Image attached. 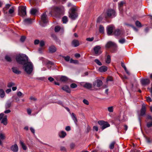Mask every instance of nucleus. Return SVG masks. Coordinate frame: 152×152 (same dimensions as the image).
Segmentation results:
<instances>
[{
	"mask_svg": "<svg viewBox=\"0 0 152 152\" xmlns=\"http://www.w3.org/2000/svg\"><path fill=\"white\" fill-rule=\"evenodd\" d=\"M16 59L19 64L23 65V69L27 74H31L33 70V65L28 60V58L26 55L23 54L17 55Z\"/></svg>",
	"mask_w": 152,
	"mask_h": 152,
	"instance_id": "nucleus-1",
	"label": "nucleus"
},
{
	"mask_svg": "<svg viewBox=\"0 0 152 152\" xmlns=\"http://www.w3.org/2000/svg\"><path fill=\"white\" fill-rule=\"evenodd\" d=\"M77 7L75 8H71L69 9V17L72 20H75L76 18L78 15L76 12Z\"/></svg>",
	"mask_w": 152,
	"mask_h": 152,
	"instance_id": "nucleus-2",
	"label": "nucleus"
},
{
	"mask_svg": "<svg viewBox=\"0 0 152 152\" xmlns=\"http://www.w3.org/2000/svg\"><path fill=\"white\" fill-rule=\"evenodd\" d=\"M19 15L23 17L26 14V6H21L18 7V10Z\"/></svg>",
	"mask_w": 152,
	"mask_h": 152,
	"instance_id": "nucleus-3",
	"label": "nucleus"
},
{
	"mask_svg": "<svg viewBox=\"0 0 152 152\" xmlns=\"http://www.w3.org/2000/svg\"><path fill=\"white\" fill-rule=\"evenodd\" d=\"M98 123L99 124L102 126V130H104L106 128L110 126V124L107 122L102 121H98Z\"/></svg>",
	"mask_w": 152,
	"mask_h": 152,
	"instance_id": "nucleus-4",
	"label": "nucleus"
},
{
	"mask_svg": "<svg viewBox=\"0 0 152 152\" xmlns=\"http://www.w3.org/2000/svg\"><path fill=\"white\" fill-rule=\"evenodd\" d=\"M101 49V47L99 45H96L94 47V50L96 55H99L102 53Z\"/></svg>",
	"mask_w": 152,
	"mask_h": 152,
	"instance_id": "nucleus-5",
	"label": "nucleus"
},
{
	"mask_svg": "<svg viewBox=\"0 0 152 152\" xmlns=\"http://www.w3.org/2000/svg\"><path fill=\"white\" fill-rule=\"evenodd\" d=\"M107 15L109 17H114L116 16L115 11L112 9L108 10L107 12Z\"/></svg>",
	"mask_w": 152,
	"mask_h": 152,
	"instance_id": "nucleus-6",
	"label": "nucleus"
},
{
	"mask_svg": "<svg viewBox=\"0 0 152 152\" xmlns=\"http://www.w3.org/2000/svg\"><path fill=\"white\" fill-rule=\"evenodd\" d=\"M114 27L112 25H110L107 26V33L108 35H110L113 33V30Z\"/></svg>",
	"mask_w": 152,
	"mask_h": 152,
	"instance_id": "nucleus-7",
	"label": "nucleus"
},
{
	"mask_svg": "<svg viewBox=\"0 0 152 152\" xmlns=\"http://www.w3.org/2000/svg\"><path fill=\"white\" fill-rule=\"evenodd\" d=\"M114 34L116 37H121L123 34V33L120 30L117 29L114 31Z\"/></svg>",
	"mask_w": 152,
	"mask_h": 152,
	"instance_id": "nucleus-8",
	"label": "nucleus"
},
{
	"mask_svg": "<svg viewBox=\"0 0 152 152\" xmlns=\"http://www.w3.org/2000/svg\"><path fill=\"white\" fill-rule=\"evenodd\" d=\"M45 12L44 13L41 15V19L44 23H46L48 22V19Z\"/></svg>",
	"mask_w": 152,
	"mask_h": 152,
	"instance_id": "nucleus-9",
	"label": "nucleus"
},
{
	"mask_svg": "<svg viewBox=\"0 0 152 152\" xmlns=\"http://www.w3.org/2000/svg\"><path fill=\"white\" fill-rule=\"evenodd\" d=\"M141 83L142 85L145 86L149 84L150 81L148 79H142L140 80Z\"/></svg>",
	"mask_w": 152,
	"mask_h": 152,
	"instance_id": "nucleus-10",
	"label": "nucleus"
},
{
	"mask_svg": "<svg viewBox=\"0 0 152 152\" xmlns=\"http://www.w3.org/2000/svg\"><path fill=\"white\" fill-rule=\"evenodd\" d=\"M116 46L117 45L115 44L111 41H109L107 42L105 45V47L107 48H109L112 47H116Z\"/></svg>",
	"mask_w": 152,
	"mask_h": 152,
	"instance_id": "nucleus-11",
	"label": "nucleus"
},
{
	"mask_svg": "<svg viewBox=\"0 0 152 152\" xmlns=\"http://www.w3.org/2000/svg\"><path fill=\"white\" fill-rule=\"evenodd\" d=\"M145 105L144 104H142V108L141 110L140 115L143 116L145 115L146 111Z\"/></svg>",
	"mask_w": 152,
	"mask_h": 152,
	"instance_id": "nucleus-12",
	"label": "nucleus"
},
{
	"mask_svg": "<svg viewBox=\"0 0 152 152\" xmlns=\"http://www.w3.org/2000/svg\"><path fill=\"white\" fill-rule=\"evenodd\" d=\"M102 84V81L99 80H97L94 83V87H99Z\"/></svg>",
	"mask_w": 152,
	"mask_h": 152,
	"instance_id": "nucleus-13",
	"label": "nucleus"
},
{
	"mask_svg": "<svg viewBox=\"0 0 152 152\" xmlns=\"http://www.w3.org/2000/svg\"><path fill=\"white\" fill-rule=\"evenodd\" d=\"M72 45L74 47H77L80 45L79 41L77 40H73L72 42Z\"/></svg>",
	"mask_w": 152,
	"mask_h": 152,
	"instance_id": "nucleus-14",
	"label": "nucleus"
},
{
	"mask_svg": "<svg viewBox=\"0 0 152 152\" xmlns=\"http://www.w3.org/2000/svg\"><path fill=\"white\" fill-rule=\"evenodd\" d=\"M49 50L50 53H53L56 50V47L54 45H52L49 48Z\"/></svg>",
	"mask_w": 152,
	"mask_h": 152,
	"instance_id": "nucleus-15",
	"label": "nucleus"
},
{
	"mask_svg": "<svg viewBox=\"0 0 152 152\" xmlns=\"http://www.w3.org/2000/svg\"><path fill=\"white\" fill-rule=\"evenodd\" d=\"M11 150L13 152H16L18 151V147L16 144L12 145L11 147Z\"/></svg>",
	"mask_w": 152,
	"mask_h": 152,
	"instance_id": "nucleus-16",
	"label": "nucleus"
},
{
	"mask_svg": "<svg viewBox=\"0 0 152 152\" xmlns=\"http://www.w3.org/2000/svg\"><path fill=\"white\" fill-rule=\"evenodd\" d=\"M12 69V72L15 74H19L21 73V71L19 70L16 67H13Z\"/></svg>",
	"mask_w": 152,
	"mask_h": 152,
	"instance_id": "nucleus-17",
	"label": "nucleus"
},
{
	"mask_svg": "<svg viewBox=\"0 0 152 152\" xmlns=\"http://www.w3.org/2000/svg\"><path fill=\"white\" fill-rule=\"evenodd\" d=\"M58 135L60 137L64 138L66 135V134L65 132L62 131L59 132Z\"/></svg>",
	"mask_w": 152,
	"mask_h": 152,
	"instance_id": "nucleus-18",
	"label": "nucleus"
},
{
	"mask_svg": "<svg viewBox=\"0 0 152 152\" xmlns=\"http://www.w3.org/2000/svg\"><path fill=\"white\" fill-rule=\"evenodd\" d=\"M5 138V134L2 133H0V145H2V142L1 141L3 140Z\"/></svg>",
	"mask_w": 152,
	"mask_h": 152,
	"instance_id": "nucleus-19",
	"label": "nucleus"
},
{
	"mask_svg": "<svg viewBox=\"0 0 152 152\" xmlns=\"http://www.w3.org/2000/svg\"><path fill=\"white\" fill-rule=\"evenodd\" d=\"M31 20L29 18L25 19L23 20V23L25 25L31 24Z\"/></svg>",
	"mask_w": 152,
	"mask_h": 152,
	"instance_id": "nucleus-20",
	"label": "nucleus"
},
{
	"mask_svg": "<svg viewBox=\"0 0 152 152\" xmlns=\"http://www.w3.org/2000/svg\"><path fill=\"white\" fill-rule=\"evenodd\" d=\"M1 123L5 125H6L7 124V115H5L2 119L1 121Z\"/></svg>",
	"mask_w": 152,
	"mask_h": 152,
	"instance_id": "nucleus-21",
	"label": "nucleus"
},
{
	"mask_svg": "<svg viewBox=\"0 0 152 152\" xmlns=\"http://www.w3.org/2000/svg\"><path fill=\"white\" fill-rule=\"evenodd\" d=\"M55 31L56 32H58L59 31H61L62 33L64 31V29L63 28H61L59 26H56L55 28Z\"/></svg>",
	"mask_w": 152,
	"mask_h": 152,
	"instance_id": "nucleus-22",
	"label": "nucleus"
},
{
	"mask_svg": "<svg viewBox=\"0 0 152 152\" xmlns=\"http://www.w3.org/2000/svg\"><path fill=\"white\" fill-rule=\"evenodd\" d=\"M99 71L101 72H104L106 71L107 70V67L105 66H102L100 67L99 68Z\"/></svg>",
	"mask_w": 152,
	"mask_h": 152,
	"instance_id": "nucleus-23",
	"label": "nucleus"
},
{
	"mask_svg": "<svg viewBox=\"0 0 152 152\" xmlns=\"http://www.w3.org/2000/svg\"><path fill=\"white\" fill-rule=\"evenodd\" d=\"M62 89L67 93H69L70 92L71 90L69 87L67 86H64L62 87Z\"/></svg>",
	"mask_w": 152,
	"mask_h": 152,
	"instance_id": "nucleus-24",
	"label": "nucleus"
},
{
	"mask_svg": "<svg viewBox=\"0 0 152 152\" xmlns=\"http://www.w3.org/2000/svg\"><path fill=\"white\" fill-rule=\"evenodd\" d=\"M71 116L75 123L76 124L77 122V120L75 114L73 113H72L71 114Z\"/></svg>",
	"mask_w": 152,
	"mask_h": 152,
	"instance_id": "nucleus-25",
	"label": "nucleus"
},
{
	"mask_svg": "<svg viewBox=\"0 0 152 152\" xmlns=\"http://www.w3.org/2000/svg\"><path fill=\"white\" fill-rule=\"evenodd\" d=\"M124 4V2L123 1H121L118 3V8L120 12L122 10V7Z\"/></svg>",
	"mask_w": 152,
	"mask_h": 152,
	"instance_id": "nucleus-26",
	"label": "nucleus"
},
{
	"mask_svg": "<svg viewBox=\"0 0 152 152\" xmlns=\"http://www.w3.org/2000/svg\"><path fill=\"white\" fill-rule=\"evenodd\" d=\"M12 102V101H8L5 104V108L6 109L8 108L11 107Z\"/></svg>",
	"mask_w": 152,
	"mask_h": 152,
	"instance_id": "nucleus-27",
	"label": "nucleus"
},
{
	"mask_svg": "<svg viewBox=\"0 0 152 152\" xmlns=\"http://www.w3.org/2000/svg\"><path fill=\"white\" fill-rule=\"evenodd\" d=\"M83 86L87 89H90L92 87V85L91 83H86L83 85Z\"/></svg>",
	"mask_w": 152,
	"mask_h": 152,
	"instance_id": "nucleus-28",
	"label": "nucleus"
},
{
	"mask_svg": "<svg viewBox=\"0 0 152 152\" xmlns=\"http://www.w3.org/2000/svg\"><path fill=\"white\" fill-rule=\"evenodd\" d=\"M126 117L124 115H123L122 116H121L119 118V120L122 122H124L126 120Z\"/></svg>",
	"mask_w": 152,
	"mask_h": 152,
	"instance_id": "nucleus-29",
	"label": "nucleus"
},
{
	"mask_svg": "<svg viewBox=\"0 0 152 152\" xmlns=\"http://www.w3.org/2000/svg\"><path fill=\"white\" fill-rule=\"evenodd\" d=\"M38 10L35 9H32L30 10V13L31 15H34L37 12Z\"/></svg>",
	"mask_w": 152,
	"mask_h": 152,
	"instance_id": "nucleus-30",
	"label": "nucleus"
},
{
	"mask_svg": "<svg viewBox=\"0 0 152 152\" xmlns=\"http://www.w3.org/2000/svg\"><path fill=\"white\" fill-rule=\"evenodd\" d=\"M5 96V92L2 89H0V97L3 98Z\"/></svg>",
	"mask_w": 152,
	"mask_h": 152,
	"instance_id": "nucleus-31",
	"label": "nucleus"
},
{
	"mask_svg": "<svg viewBox=\"0 0 152 152\" xmlns=\"http://www.w3.org/2000/svg\"><path fill=\"white\" fill-rule=\"evenodd\" d=\"M99 31L100 33H104V27L101 25H100L99 26Z\"/></svg>",
	"mask_w": 152,
	"mask_h": 152,
	"instance_id": "nucleus-32",
	"label": "nucleus"
},
{
	"mask_svg": "<svg viewBox=\"0 0 152 152\" xmlns=\"http://www.w3.org/2000/svg\"><path fill=\"white\" fill-rule=\"evenodd\" d=\"M20 143L23 149L24 150H26L27 149V147L23 142L21 141H20Z\"/></svg>",
	"mask_w": 152,
	"mask_h": 152,
	"instance_id": "nucleus-33",
	"label": "nucleus"
},
{
	"mask_svg": "<svg viewBox=\"0 0 152 152\" xmlns=\"http://www.w3.org/2000/svg\"><path fill=\"white\" fill-rule=\"evenodd\" d=\"M111 61L110 56L109 55H108L107 56V58L105 60L106 63L107 64H109Z\"/></svg>",
	"mask_w": 152,
	"mask_h": 152,
	"instance_id": "nucleus-34",
	"label": "nucleus"
},
{
	"mask_svg": "<svg viewBox=\"0 0 152 152\" xmlns=\"http://www.w3.org/2000/svg\"><path fill=\"white\" fill-rule=\"evenodd\" d=\"M67 80V78L64 76H61L60 77V80L62 82H65Z\"/></svg>",
	"mask_w": 152,
	"mask_h": 152,
	"instance_id": "nucleus-35",
	"label": "nucleus"
},
{
	"mask_svg": "<svg viewBox=\"0 0 152 152\" xmlns=\"http://www.w3.org/2000/svg\"><path fill=\"white\" fill-rule=\"evenodd\" d=\"M62 20L64 23H66L68 21L67 18L66 16H64L62 19Z\"/></svg>",
	"mask_w": 152,
	"mask_h": 152,
	"instance_id": "nucleus-36",
	"label": "nucleus"
},
{
	"mask_svg": "<svg viewBox=\"0 0 152 152\" xmlns=\"http://www.w3.org/2000/svg\"><path fill=\"white\" fill-rule=\"evenodd\" d=\"M94 62L98 65L101 66L102 65V63L98 59H96L94 60Z\"/></svg>",
	"mask_w": 152,
	"mask_h": 152,
	"instance_id": "nucleus-37",
	"label": "nucleus"
},
{
	"mask_svg": "<svg viewBox=\"0 0 152 152\" xmlns=\"http://www.w3.org/2000/svg\"><path fill=\"white\" fill-rule=\"evenodd\" d=\"M115 144V142H113L111 143L109 146L110 148V149H112L114 148Z\"/></svg>",
	"mask_w": 152,
	"mask_h": 152,
	"instance_id": "nucleus-38",
	"label": "nucleus"
},
{
	"mask_svg": "<svg viewBox=\"0 0 152 152\" xmlns=\"http://www.w3.org/2000/svg\"><path fill=\"white\" fill-rule=\"evenodd\" d=\"M5 59L8 61H11V59L10 57L8 55H6L5 57Z\"/></svg>",
	"mask_w": 152,
	"mask_h": 152,
	"instance_id": "nucleus-39",
	"label": "nucleus"
},
{
	"mask_svg": "<svg viewBox=\"0 0 152 152\" xmlns=\"http://www.w3.org/2000/svg\"><path fill=\"white\" fill-rule=\"evenodd\" d=\"M125 39L124 38H122L119 40V42L121 44H123L125 42Z\"/></svg>",
	"mask_w": 152,
	"mask_h": 152,
	"instance_id": "nucleus-40",
	"label": "nucleus"
},
{
	"mask_svg": "<svg viewBox=\"0 0 152 152\" xmlns=\"http://www.w3.org/2000/svg\"><path fill=\"white\" fill-rule=\"evenodd\" d=\"M108 110L110 112H113V106L108 107Z\"/></svg>",
	"mask_w": 152,
	"mask_h": 152,
	"instance_id": "nucleus-41",
	"label": "nucleus"
},
{
	"mask_svg": "<svg viewBox=\"0 0 152 152\" xmlns=\"http://www.w3.org/2000/svg\"><path fill=\"white\" fill-rule=\"evenodd\" d=\"M15 83L12 82H10L8 83L7 86L9 88H11L12 86L15 85Z\"/></svg>",
	"mask_w": 152,
	"mask_h": 152,
	"instance_id": "nucleus-42",
	"label": "nucleus"
},
{
	"mask_svg": "<svg viewBox=\"0 0 152 152\" xmlns=\"http://www.w3.org/2000/svg\"><path fill=\"white\" fill-rule=\"evenodd\" d=\"M135 24L137 26L139 27H142L140 23L138 21H137L135 22Z\"/></svg>",
	"mask_w": 152,
	"mask_h": 152,
	"instance_id": "nucleus-43",
	"label": "nucleus"
},
{
	"mask_svg": "<svg viewBox=\"0 0 152 152\" xmlns=\"http://www.w3.org/2000/svg\"><path fill=\"white\" fill-rule=\"evenodd\" d=\"M70 62L71 63H73L75 64H77L78 63V61L77 60H73L72 59H71L70 60Z\"/></svg>",
	"mask_w": 152,
	"mask_h": 152,
	"instance_id": "nucleus-44",
	"label": "nucleus"
},
{
	"mask_svg": "<svg viewBox=\"0 0 152 152\" xmlns=\"http://www.w3.org/2000/svg\"><path fill=\"white\" fill-rule=\"evenodd\" d=\"M67 6L68 7H71V8H75V7H76L75 6L73 5L70 2H69L68 3Z\"/></svg>",
	"mask_w": 152,
	"mask_h": 152,
	"instance_id": "nucleus-45",
	"label": "nucleus"
},
{
	"mask_svg": "<svg viewBox=\"0 0 152 152\" xmlns=\"http://www.w3.org/2000/svg\"><path fill=\"white\" fill-rule=\"evenodd\" d=\"M77 86V84L75 83H72L70 85V87L72 88H75Z\"/></svg>",
	"mask_w": 152,
	"mask_h": 152,
	"instance_id": "nucleus-46",
	"label": "nucleus"
},
{
	"mask_svg": "<svg viewBox=\"0 0 152 152\" xmlns=\"http://www.w3.org/2000/svg\"><path fill=\"white\" fill-rule=\"evenodd\" d=\"M63 57L64 58L65 60L67 61H68L70 60V57L69 56H63Z\"/></svg>",
	"mask_w": 152,
	"mask_h": 152,
	"instance_id": "nucleus-47",
	"label": "nucleus"
},
{
	"mask_svg": "<svg viewBox=\"0 0 152 152\" xmlns=\"http://www.w3.org/2000/svg\"><path fill=\"white\" fill-rule=\"evenodd\" d=\"M55 11L58 13L60 14V13L61 9L57 7L55 8Z\"/></svg>",
	"mask_w": 152,
	"mask_h": 152,
	"instance_id": "nucleus-48",
	"label": "nucleus"
},
{
	"mask_svg": "<svg viewBox=\"0 0 152 152\" xmlns=\"http://www.w3.org/2000/svg\"><path fill=\"white\" fill-rule=\"evenodd\" d=\"M147 126L148 128L151 127L152 126V121L151 122H148L147 124Z\"/></svg>",
	"mask_w": 152,
	"mask_h": 152,
	"instance_id": "nucleus-49",
	"label": "nucleus"
},
{
	"mask_svg": "<svg viewBox=\"0 0 152 152\" xmlns=\"http://www.w3.org/2000/svg\"><path fill=\"white\" fill-rule=\"evenodd\" d=\"M14 12V9L13 7H12L10 9L9 11V12L10 14H12Z\"/></svg>",
	"mask_w": 152,
	"mask_h": 152,
	"instance_id": "nucleus-50",
	"label": "nucleus"
},
{
	"mask_svg": "<svg viewBox=\"0 0 152 152\" xmlns=\"http://www.w3.org/2000/svg\"><path fill=\"white\" fill-rule=\"evenodd\" d=\"M83 103L86 105H88L89 104V102L86 99H84L83 100Z\"/></svg>",
	"mask_w": 152,
	"mask_h": 152,
	"instance_id": "nucleus-51",
	"label": "nucleus"
},
{
	"mask_svg": "<svg viewBox=\"0 0 152 152\" xmlns=\"http://www.w3.org/2000/svg\"><path fill=\"white\" fill-rule=\"evenodd\" d=\"M94 39V37H92L91 38H88L86 39V40L89 42L92 41Z\"/></svg>",
	"mask_w": 152,
	"mask_h": 152,
	"instance_id": "nucleus-52",
	"label": "nucleus"
},
{
	"mask_svg": "<svg viewBox=\"0 0 152 152\" xmlns=\"http://www.w3.org/2000/svg\"><path fill=\"white\" fill-rule=\"evenodd\" d=\"M26 37L24 36H22L21 37L20 39V40L22 42H24L25 41V40L26 39Z\"/></svg>",
	"mask_w": 152,
	"mask_h": 152,
	"instance_id": "nucleus-53",
	"label": "nucleus"
},
{
	"mask_svg": "<svg viewBox=\"0 0 152 152\" xmlns=\"http://www.w3.org/2000/svg\"><path fill=\"white\" fill-rule=\"evenodd\" d=\"M40 44V46L41 47H42L43 46L45 45V42L44 41L42 40L40 41L39 43Z\"/></svg>",
	"mask_w": 152,
	"mask_h": 152,
	"instance_id": "nucleus-54",
	"label": "nucleus"
},
{
	"mask_svg": "<svg viewBox=\"0 0 152 152\" xmlns=\"http://www.w3.org/2000/svg\"><path fill=\"white\" fill-rule=\"evenodd\" d=\"M75 146V144L73 143H71L70 145V147L71 149L74 148Z\"/></svg>",
	"mask_w": 152,
	"mask_h": 152,
	"instance_id": "nucleus-55",
	"label": "nucleus"
},
{
	"mask_svg": "<svg viewBox=\"0 0 152 152\" xmlns=\"http://www.w3.org/2000/svg\"><path fill=\"white\" fill-rule=\"evenodd\" d=\"M146 100L147 102H151L152 101V99L150 96H148L147 97Z\"/></svg>",
	"mask_w": 152,
	"mask_h": 152,
	"instance_id": "nucleus-56",
	"label": "nucleus"
},
{
	"mask_svg": "<svg viewBox=\"0 0 152 152\" xmlns=\"http://www.w3.org/2000/svg\"><path fill=\"white\" fill-rule=\"evenodd\" d=\"M65 130L67 131H69L71 130V128L70 126H66L65 128Z\"/></svg>",
	"mask_w": 152,
	"mask_h": 152,
	"instance_id": "nucleus-57",
	"label": "nucleus"
},
{
	"mask_svg": "<svg viewBox=\"0 0 152 152\" xmlns=\"http://www.w3.org/2000/svg\"><path fill=\"white\" fill-rule=\"evenodd\" d=\"M124 24L125 25L127 26L128 27H132L133 26L132 25L130 24H129L127 23H125Z\"/></svg>",
	"mask_w": 152,
	"mask_h": 152,
	"instance_id": "nucleus-58",
	"label": "nucleus"
},
{
	"mask_svg": "<svg viewBox=\"0 0 152 152\" xmlns=\"http://www.w3.org/2000/svg\"><path fill=\"white\" fill-rule=\"evenodd\" d=\"M39 42V41L38 39H36L34 41V43L35 45L38 44Z\"/></svg>",
	"mask_w": 152,
	"mask_h": 152,
	"instance_id": "nucleus-59",
	"label": "nucleus"
},
{
	"mask_svg": "<svg viewBox=\"0 0 152 152\" xmlns=\"http://www.w3.org/2000/svg\"><path fill=\"white\" fill-rule=\"evenodd\" d=\"M98 127H97V126H94L93 127V129L94 130H95L96 131H98Z\"/></svg>",
	"mask_w": 152,
	"mask_h": 152,
	"instance_id": "nucleus-60",
	"label": "nucleus"
},
{
	"mask_svg": "<svg viewBox=\"0 0 152 152\" xmlns=\"http://www.w3.org/2000/svg\"><path fill=\"white\" fill-rule=\"evenodd\" d=\"M121 65L123 67V68H124V69L125 70H126V69H126L125 65L123 63H121Z\"/></svg>",
	"mask_w": 152,
	"mask_h": 152,
	"instance_id": "nucleus-61",
	"label": "nucleus"
},
{
	"mask_svg": "<svg viewBox=\"0 0 152 152\" xmlns=\"http://www.w3.org/2000/svg\"><path fill=\"white\" fill-rule=\"evenodd\" d=\"M48 80L50 82H52L54 80V79L52 77H50L48 78Z\"/></svg>",
	"mask_w": 152,
	"mask_h": 152,
	"instance_id": "nucleus-62",
	"label": "nucleus"
},
{
	"mask_svg": "<svg viewBox=\"0 0 152 152\" xmlns=\"http://www.w3.org/2000/svg\"><path fill=\"white\" fill-rule=\"evenodd\" d=\"M11 112V110H6L4 111V113H10Z\"/></svg>",
	"mask_w": 152,
	"mask_h": 152,
	"instance_id": "nucleus-63",
	"label": "nucleus"
},
{
	"mask_svg": "<svg viewBox=\"0 0 152 152\" xmlns=\"http://www.w3.org/2000/svg\"><path fill=\"white\" fill-rule=\"evenodd\" d=\"M31 110L30 109H27V113L28 115H30L31 114Z\"/></svg>",
	"mask_w": 152,
	"mask_h": 152,
	"instance_id": "nucleus-64",
	"label": "nucleus"
}]
</instances>
